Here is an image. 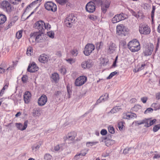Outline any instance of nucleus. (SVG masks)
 <instances>
[{
  "label": "nucleus",
  "instance_id": "1",
  "mask_svg": "<svg viewBox=\"0 0 160 160\" xmlns=\"http://www.w3.org/2000/svg\"><path fill=\"white\" fill-rule=\"evenodd\" d=\"M128 47L131 51L133 52L138 51L140 48L139 43L136 39L129 42Z\"/></svg>",
  "mask_w": 160,
  "mask_h": 160
},
{
  "label": "nucleus",
  "instance_id": "2",
  "mask_svg": "<svg viewBox=\"0 0 160 160\" xmlns=\"http://www.w3.org/2000/svg\"><path fill=\"white\" fill-rule=\"evenodd\" d=\"M45 8L48 11L54 12L57 11V6L56 4L51 1L47 2L44 4Z\"/></svg>",
  "mask_w": 160,
  "mask_h": 160
},
{
  "label": "nucleus",
  "instance_id": "3",
  "mask_svg": "<svg viewBox=\"0 0 160 160\" xmlns=\"http://www.w3.org/2000/svg\"><path fill=\"white\" fill-rule=\"evenodd\" d=\"M76 18L74 14H71L69 15L66 18L65 23L68 27H71L73 23L75 22Z\"/></svg>",
  "mask_w": 160,
  "mask_h": 160
},
{
  "label": "nucleus",
  "instance_id": "4",
  "mask_svg": "<svg viewBox=\"0 0 160 160\" xmlns=\"http://www.w3.org/2000/svg\"><path fill=\"white\" fill-rule=\"evenodd\" d=\"M139 31L141 34H148L150 32V29L149 27L145 24H141L139 26Z\"/></svg>",
  "mask_w": 160,
  "mask_h": 160
},
{
  "label": "nucleus",
  "instance_id": "5",
  "mask_svg": "<svg viewBox=\"0 0 160 160\" xmlns=\"http://www.w3.org/2000/svg\"><path fill=\"white\" fill-rule=\"evenodd\" d=\"M95 49L94 46L92 44H88L85 47L84 53L86 56H89Z\"/></svg>",
  "mask_w": 160,
  "mask_h": 160
},
{
  "label": "nucleus",
  "instance_id": "6",
  "mask_svg": "<svg viewBox=\"0 0 160 160\" xmlns=\"http://www.w3.org/2000/svg\"><path fill=\"white\" fill-rule=\"evenodd\" d=\"M1 8L8 12H10L12 10V7L10 3L6 1H4L1 3Z\"/></svg>",
  "mask_w": 160,
  "mask_h": 160
},
{
  "label": "nucleus",
  "instance_id": "7",
  "mask_svg": "<svg viewBox=\"0 0 160 160\" xmlns=\"http://www.w3.org/2000/svg\"><path fill=\"white\" fill-rule=\"evenodd\" d=\"M87 79V77L85 76H80L75 80V84L77 86H82L86 82Z\"/></svg>",
  "mask_w": 160,
  "mask_h": 160
},
{
  "label": "nucleus",
  "instance_id": "8",
  "mask_svg": "<svg viewBox=\"0 0 160 160\" xmlns=\"http://www.w3.org/2000/svg\"><path fill=\"white\" fill-rule=\"evenodd\" d=\"M127 32L126 28L123 24L118 25L117 27V33L119 35H125V32Z\"/></svg>",
  "mask_w": 160,
  "mask_h": 160
},
{
  "label": "nucleus",
  "instance_id": "9",
  "mask_svg": "<svg viewBox=\"0 0 160 160\" xmlns=\"http://www.w3.org/2000/svg\"><path fill=\"white\" fill-rule=\"evenodd\" d=\"M44 25L45 22L42 20H40L36 22L34 25V27L38 29L39 32H42L44 31Z\"/></svg>",
  "mask_w": 160,
  "mask_h": 160
},
{
  "label": "nucleus",
  "instance_id": "10",
  "mask_svg": "<svg viewBox=\"0 0 160 160\" xmlns=\"http://www.w3.org/2000/svg\"><path fill=\"white\" fill-rule=\"evenodd\" d=\"M95 4L92 2H90L86 5V9L88 12L92 13L95 11Z\"/></svg>",
  "mask_w": 160,
  "mask_h": 160
},
{
  "label": "nucleus",
  "instance_id": "11",
  "mask_svg": "<svg viewBox=\"0 0 160 160\" xmlns=\"http://www.w3.org/2000/svg\"><path fill=\"white\" fill-rule=\"evenodd\" d=\"M110 2L107 0H104L101 2V9L103 13H105L109 7Z\"/></svg>",
  "mask_w": 160,
  "mask_h": 160
},
{
  "label": "nucleus",
  "instance_id": "12",
  "mask_svg": "<svg viewBox=\"0 0 160 160\" xmlns=\"http://www.w3.org/2000/svg\"><path fill=\"white\" fill-rule=\"evenodd\" d=\"M76 136V133L74 132H72L68 133L67 135L64 137L63 138L64 141H66L67 140L72 141L74 139Z\"/></svg>",
  "mask_w": 160,
  "mask_h": 160
},
{
  "label": "nucleus",
  "instance_id": "13",
  "mask_svg": "<svg viewBox=\"0 0 160 160\" xmlns=\"http://www.w3.org/2000/svg\"><path fill=\"white\" fill-rule=\"evenodd\" d=\"M93 64V63L92 60L88 59L85 61L82 62L81 64V66L84 69L89 68L91 67Z\"/></svg>",
  "mask_w": 160,
  "mask_h": 160
},
{
  "label": "nucleus",
  "instance_id": "14",
  "mask_svg": "<svg viewBox=\"0 0 160 160\" xmlns=\"http://www.w3.org/2000/svg\"><path fill=\"white\" fill-rule=\"evenodd\" d=\"M47 96L45 95H42L38 99V103L39 106H43L47 101Z\"/></svg>",
  "mask_w": 160,
  "mask_h": 160
},
{
  "label": "nucleus",
  "instance_id": "15",
  "mask_svg": "<svg viewBox=\"0 0 160 160\" xmlns=\"http://www.w3.org/2000/svg\"><path fill=\"white\" fill-rule=\"evenodd\" d=\"M38 70V67L36 64L33 62L32 64H30L28 66L27 70L30 72H33L37 71Z\"/></svg>",
  "mask_w": 160,
  "mask_h": 160
},
{
  "label": "nucleus",
  "instance_id": "16",
  "mask_svg": "<svg viewBox=\"0 0 160 160\" xmlns=\"http://www.w3.org/2000/svg\"><path fill=\"white\" fill-rule=\"evenodd\" d=\"M28 123V121L26 120L24 122L23 125L21 123H16V126L19 129L22 131L26 128Z\"/></svg>",
  "mask_w": 160,
  "mask_h": 160
},
{
  "label": "nucleus",
  "instance_id": "17",
  "mask_svg": "<svg viewBox=\"0 0 160 160\" xmlns=\"http://www.w3.org/2000/svg\"><path fill=\"white\" fill-rule=\"evenodd\" d=\"M150 119H145L141 121H138L136 124L138 125H140L142 124H144V126L147 127H148L150 126Z\"/></svg>",
  "mask_w": 160,
  "mask_h": 160
},
{
  "label": "nucleus",
  "instance_id": "18",
  "mask_svg": "<svg viewBox=\"0 0 160 160\" xmlns=\"http://www.w3.org/2000/svg\"><path fill=\"white\" fill-rule=\"evenodd\" d=\"M116 48L115 44L111 42L108 47V52L110 54L113 53L115 51Z\"/></svg>",
  "mask_w": 160,
  "mask_h": 160
},
{
  "label": "nucleus",
  "instance_id": "19",
  "mask_svg": "<svg viewBox=\"0 0 160 160\" xmlns=\"http://www.w3.org/2000/svg\"><path fill=\"white\" fill-rule=\"evenodd\" d=\"M153 51V47L152 46L148 47L146 48L143 52L145 56H148L151 55Z\"/></svg>",
  "mask_w": 160,
  "mask_h": 160
},
{
  "label": "nucleus",
  "instance_id": "20",
  "mask_svg": "<svg viewBox=\"0 0 160 160\" xmlns=\"http://www.w3.org/2000/svg\"><path fill=\"white\" fill-rule=\"evenodd\" d=\"M24 100L25 103H28L30 101L31 98V95L30 93L27 91L25 92L24 96Z\"/></svg>",
  "mask_w": 160,
  "mask_h": 160
},
{
  "label": "nucleus",
  "instance_id": "21",
  "mask_svg": "<svg viewBox=\"0 0 160 160\" xmlns=\"http://www.w3.org/2000/svg\"><path fill=\"white\" fill-rule=\"evenodd\" d=\"M108 95L107 93H105L104 96L102 95L97 100L96 104H98L102 101H105L108 100Z\"/></svg>",
  "mask_w": 160,
  "mask_h": 160
},
{
  "label": "nucleus",
  "instance_id": "22",
  "mask_svg": "<svg viewBox=\"0 0 160 160\" xmlns=\"http://www.w3.org/2000/svg\"><path fill=\"white\" fill-rule=\"evenodd\" d=\"M48 57L47 55L42 54L39 57L38 60L40 62L44 63L48 61Z\"/></svg>",
  "mask_w": 160,
  "mask_h": 160
},
{
  "label": "nucleus",
  "instance_id": "23",
  "mask_svg": "<svg viewBox=\"0 0 160 160\" xmlns=\"http://www.w3.org/2000/svg\"><path fill=\"white\" fill-rule=\"evenodd\" d=\"M88 152V150H86L85 149L82 150L81 151V153L78 154H76L74 157V158L77 159L79 158L78 157V156H85L87 153Z\"/></svg>",
  "mask_w": 160,
  "mask_h": 160
},
{
  "label": "nucleus",
  "instance_id": "24",
  "mask_svg": "<svg viewBox=\"0 0 160 160\" xmlns=\"http://www.w3.org/2000/svg\"><path fill=\"white\" fill-rule=\"evenodd\" d=\"M33 33L35 35V37L36 42H41L40 40H42V33L40 34L38 32H36Z\"/></svg>",
  "mask_w": 160,
  "mask_h": 160
},
{
  "label": "nucleus",
  "instance_id": "25",
  "mask_svg": "<svg viewBox=\"0 0 160 160\" xmlns=\"http://www.w3.org/2000/svg\"><path fill=\"white\" fill-rule=\"evenodd\" d=\"M51 78L55 82H56L59 79V75L57 73H53L52 74Z\"/></svg>",
  "mask_w": 160,
  "mask_h": 160
},
{
  "label": "nucleus",
  "instance_id": "26",
  "mask_svg": "<svg viewBox=\"0 0 160 160\" xmlns=\"http://www.w3.org/2000/svg\"><path fill=\"white\" fill-rule=\"evenodd\" d=\"M30 37L29 38V41L32 44H34L35 42H36V40L35 39V35L34 34V33H31L30 34Z\"/></svg>",
  "mask_w": 160,
  "mask_h": 160
},
{
  "label": "nucleus",
  "instance_id": "27",
  "mask_svg": "<svg viewBox=\"0 0 160 160\" xmlns=\"http://www.w3.org/2000/svg\"><path fill=\"white\" fill-rule=\"evenodd\" d=\"M118 20L119 21L124 20L126 18V15L123 13L117 14Z\"/></svg>",
  "mask_w": 160,
  "mask_h": 160
},
{
  "label": "nucleus",
  "instance_id": "28",
  "mask_svg": "<svg viewBox=\"0 0 160 160\" xmlns=\"http://www.w3.org/2000/svg\"><path fill=\"white\" fill-rule=\"evenodd\" d=\"M118 20L119 21L124 20L126 18V15L123 13L117 14Z\"/></svg>",
  "mask_w": 160,
  "mask_h": 160
},
{
  "label": "nucleus",
  "instance_id": "29",
  "mask_svg": "<svg viewBox=\"0 0 160 160\" xmlns=\"http://www.w3.org/2000/svg\"><path fill=\"white\" fill-rule=\"evenodd\" d=\"M6 17L5 15L0 14V24H3L6 21Z\"/></svg>",
  "mask_w": 160,
  "mask_h": 160
},
{
  "label": "nucleus",
  "instance_id": "30",
  "mask_svg": "<svg viewBox=\"0 0 160 160\" xmlns=\"http://www.w3.org/2000/svg\"><path fill=\"white\" fill-rule=\"evenodd\" d=\"M42 0H37L32 2V3H31L30 4H29L27 6V7L25 9V12L27 11L28 9H29V8L32 7L33 6V5H34L35 4L37 3L38 2H40Z\"/></svg>",
  "mask_w": 160,
  "mask_h": 160
},
{
  "label": "nucleus",
  "instance_id": "31",
  "mask_svg": "<svg viewBox=\"0 0 160 160\" xmlns=\"http://www.w3.org/2000/svg\"><path fill=\"white\" fill-rule=\"evenodd\" d=\"M57 2L62 5H63L68 2V0H56Z\"/></svg>",
  "mask_w": 160,
  "mask_h": 160
},
{
  "label": "nucleus",
  "instance_id": "32",
  "mask_svg": "<svg viewBox=\"0 0 160 160\" xmlns=\"http://www.w3.org/2000/svg\"><path fill=\"white\" fill-rule=\"evenodd\" d=\"M33 114L34 117L39 116L40 115L39 111L38 110L34 109L33 110Z\"/></svg>",
  "mask_w": 160,
  "mask_h": 160
},
{
  "label": "nucleus",
  "instance_id": "33",
  "mask_svg": "<svg viewBox=\"0 0 160 160\" xmlns=\"http://www.w3.org/2000/svg\"><path fill=\"white\" fill-rule=\"evenodd\" d=\"M123 126L124 125L123 122H119L117 125V127L119 128L120 130H122Z\"/></svg>",
  "mask_w": 160,
  "mask_h": 160
},
{
  "label": "nucleus",
  "instance_id": "34",
  "mask_svg": "<svg viewBox=\"0 0 160 160\" xmlns=\"http://www.w3.org/2000/svg\"><path fill=\"white\" fill-rule=\"evenodd\" d=\"M47 35L50 38H53L54 37V33L53 31H51L50 32H48L47 33Z\"/></svg>",
  "mask_w": 160,
  "mask_h": 160
},
{
  "label": "nucleus",
  "instance_id": "35",
  "mask_svg": "<svg viewBox=\"0 0 160 160\" xmlns=\"http://www.w3.org/2000/svg\"><path fill=\"white\" fill-rule=\"evenodd\" d=\"M114 141L111 140H109L106 141V145L107 146L112 144L114 143Z\"/></svg>",
  "mask_w": 160,
  "mask_h": 160
},
{
  "label": "nucleus",
  "instance_id": "36",
  "mask_svg": "<svg viewBox=\"0 0 160 160\" xmlns=\"http://www.w3.org/2000/svg\"><path fill=\"white\" fill-rule=\"evenodd\" d=\"M112 21L113 23H115L119 22L117 15L112 18Z\"/></svg>",
  "mask_w": 160,
  "mask_h": 160
},
{
  "label": "nucleus",
  "instance_id": "37",
  "mask_svg": "<svg viewBox=\"0 0 160 160\" xmlns=\"http://www.w3.org/2000/svg\"><path fill=\"white\" fill-rule=\"evenodd\" d=\"M146 64L145 63L142 64L141 65V67H139L137 70H136V69H135V72H138L140 70L143 69L144 68V67L146 66Z\"/></svg>",
  "mask_w": 160,
  "mask_h": 160
},
{
  "label": "nucleus",
  "instance_id": "38",
  "mask_svg": "<svg viewBox=\"0 0 160 160\" xmlns=\"http://www.w3.org/2000/svg\"><path fill=\"white\" fill-rule=\"evenodd\" d=\"M160 129V124L155 125L153 128V131L154 132H157Z\"/></svg>",
  "mask_w": 160,
  "mask_h": 160
},
{
  "label": "nucleus",
  "instance_id": "39",
  "mask_svg": "<svg viewBox=\"0 0 160 160\" xmlns=\"http://www.w3.org/2000/svg\"><path fill=\"white\" fill-rule=\"evenodd\" d=\"M22 37V32L19 31L16 33V37L18 39H19Z\"/></svg>",
  "mask_w": 160,
  "mask_h": 160
},
{
  "label": "nucleus",
  "instance_id": "40",
  "mask_svg": "<svg viewBox=\"0 0 160 160\" xmlns=\"http://www.w3.org/2000/svg\"><path fill=\"white\" fill-rule=\"evenodd\" d=\"M141 108V106L139 105H136L134 106L132 109L135 111H137L138 109Z\"/></svg>",
  "mask_w": 160,
  "mask_h": 160
},
{
  "label": "nucleus",
  "instance_id": "41",
  "mask_svg": "<svg viewBox=\"0 0 160 160\" xmlns=\"http://www.w3.org/2000/svg\"><path fill=\"white\" fill-rule=\"evenodd\" d=\"M108 130L109 132L112 134H113L115 132L114 129L113 127L111 126L108 127Z\"/></svg>",
  "mask_w": 160,
  "mask_h": 160
},
{
  "label": "nucleus",
  "instance_id": "42",
  "mask_svg": "<svg viewBox=\"0 0 160 160\" xmlns=\"http://www.w3.org/2000/svg\"><path fill=\"white\" fill-rule=\"evenodd\" d=\"M117 73V72L116 71H115L111 73L109 75L107 78V79H110L113 76L115 75Z\"/></svg>",
  "mask_w": 160,
  "mask_h": 160
},
{
  "label": "nucleus",
  "instance_id": "43",
  "mask_svg": "<svg viewBox=\"0 0 160 160\" xmlns=\"http://www.w3.org/2000/svg\"><path fill=\"white\" fill-rule=\"evenodd\" d=\"M71 53L73 56H76L78 53V51L76 49H73L71 51Z\"/></svg>",
  "mask_w": 160,
  "mask_h": 160
},
{
  "label": "nucleus",
  "instance_id": "44",
  "mask_svg": "<svg viewBox=\"0 0 160 160\" xmlns=\"http://www.w3.org/2000/svg\"><path fill=\"white\" fill-rule=\"evenodd\" d=\"M103 45V43L102 42L97 43V49L98 50H99V49H100L102 47Z\"/></svg>",
  "mask_w": 160,
  "mask_h": 160
},
{
  "label": "nucleus",
  "instance_id": "45",
  "mask_svg": "<svg viewBox=\"0 0 160 160\" xmlns=\"http://www.w3.org/2000/svg\"><path fill=\"white\" fill-rule=\"evenodd\" d=\"M98 142H88L86 143V145L88 147H89L93 145H95Z\"/></svg>",
  "mask_w": 160,
  "mask_h": 160
},
{
  "label": "nucleus",
  "instance_id": "46",
  "mask_svg": "<svg viewBox=\"0 0 160 160\" xmlns=\"http://www.w3.org/2000/svg\"><path fill=\"white\" fill-rule=\"evenodd\" d=\"M51 28V26L48 23H45L44 27V30L45 29L48 30Z\"/></svg>",
  "mask_w": 160,
  "mask_h": 160
},
{
  "label": "nucleus",
  "instance_id": "47",
  "mask_svg": "<svg viewBox=\"0 0 160 160\" xmlns=\"http://www.w3.org/2000/svg\"><path fill=\"white\" fill-rule=\"evenodd\" d=\"M52 158V156L49 154H47L45 155L44 159L46 160H50Z\"/></svg>",
  "mask_w": 160,
  "mask_h": 160
},
{
  "label": "nucleus",
  "instance_id": "48",
  "mask_svg": "<svg viewBox=\"0 0 160 160\" xmlns=\"http://www.w3.org/2000/svg\"><path fill=\"white\" fill-rule=\"evenodd\" d=\"M155 9H156L155 7L154 6H153L152 10V13H151V18H152V20H153V18L154 17V13L155 12Z\"/></svg>",
  "mask_w": 160,
  "mask_h": 160
},
{
  "label": "nucleus",
  "instance_id": "49",
  "mask_svg": "<svg viewBox=\"0 0 160 160\" xmlns=\"http://www.w3.org/2000/svg\"><path fill=\"white\" fill-rule=\"evenodd\" d=\"M9 1L12 4H17L19 3L20 0H9Z\"/></svg>",
  "mask_w": 160,
  "mask_h": 160
},
{
  "label": "nucleus",
  "instance_id": "50",
  "mask_svg": "<svg viewBox=\"0 0 160 160\" xmlns=\"http://www.w3.org/2000/svg\"><path fill=\"white\" fill-rule=\"evenodd\" d=\"M118 111V107H115L112 108L110 111L111 113H114L117 112Z\"/></svg>",
  "mask_w": 160,
  "mask_h": 160
},
{
  "label": "nucleus",
  "instance_id": "51",
  "mask_svg": "<svg viewBox=\"0 0 160 160\" xmlns=\"http://www.w3.org/2000/svg\"><path fill=\"white\" fill-rule=\"evenodd\" d=\"M124 118L127 119H131V114L128 113H126L124 115Z\"/></svg>",
  "mask_w": 160,
  "mask_h": 160
},
{
  "label": "nucleus",
  "instance_id": "52",
  "mask_svg": "<svg viewBox=\"0 0 160 160\" xmlns=\"http://www.w3.org/2000/svg\"><path fill=\"white\" fill-rule=\"evenodd\" d=\"M60 72L61 73L63 74H65L66 72V68H61L59 70Z\"/></svg>",
  "mask_w": 160,
  "mask_h": 160
},
{
  "label": "nucleus",
  "instance_id": "53",
  "mask_svg": "<svg viewBox=\"0 0 160 160\" xmlns=\"http://www.w3.org/2000/svg\"><path fill=\"white\" fill-rule=\"evenodd\" d=\"M27 80L28 77L27 76H23L22 78V80L24 83L27 82Z\"/></svg>",
  "mask_w": 160,
  "mask_h": 160
},
{
  "label": "nucleus",
  "instance_id": "54",
  "mask_svg": "<svg viewBox=\"0 0 160 160\" xmlns=\"http://www.w3.org/2000/svg\"><path fill=\"white\" fill-rule=\"evenodd\" d=\"M32 50V48L31 47H29L28 48L27 51V54L28 55H30L31 54V52Z\"/></svg>",
  "mask_w": 160,
  "mask_h": 160
},
{
  "label": "nucleus",
  "instance_id": "55",
  "mask_svg": "<svg viewBox=\"0 0 160 160\" xmlns=\"http://www.w3.org/2000/svg\"><path fill=\"white\" fill-rule=\"evenodd\" d=\"M107 131L106 129H103L101 130L100 133L102 135H105L107 134Z\"/></svg>",
  "mask_w": 160,
  "mask_h": 160
},
{
  "label": "nucleus",
  "instance_id": "56",
  "mask_svg": "<svg viewBox=\"0 0 160 160\" xmlns=\"http://www.w3.org/2000/svg\"><path fill=\"white\" fill-rule=\"evenodd\" d=\"M89 18L90 19L94 21L97 19V17L96 16L92 15L90 16L89 17Z\"/></svg>",
  "mask_w": 160,
  "mask_h": 160
},
{
  "label": "nucleus",
  "instance_id": "57",
  "mask_svg": "<svg viewBox=\"0 0 160 160\" xmlns=\"http://www.w3.org/2000/svg\"><path fill=\"white\" fill-rule=\"evenodd\" d=\"M41 146V144H38L35 147H32V149L33 150H35V151H37L38 149Z\"/></svg>",
  "mask_w": 160,
  "mask_h": 160
},
{
  "label": "nucleus",
  "instance_id": "58",
  "mask_svg": "<svg viewBox=\"0 0 160 160\" xmlns=\"http://www.w3.org/2000/svg\"><path fill=\"white\" fill-rule=\"evenodd\" d=\"M154 156L153 157V159L159 158H160V154H154Z\"/></svg>",
  "mask_w": 160,
  "mask_h": 160
},
{
  "label": "nucleus",
  "instance_id": "59",
  "mask_svg": "<svg viewBox=\"0 0 160 160\" xmlns=\"http://www.w3.org/2000/svg\"><path fill=\"white\" fill-rule=\"evenodd\" d=\"M69 63L72 64L75 62V61L74 59L72 58H69L66 60Z\"/></svg>",
  "mask_w": 160,
  "mask_h": 160
},
{
  "label": "nucleus",
  "instance_id": "60",
  "mask_svg": "<svg viewBox=\"0 0 160 160\" xmlns=\"http://www.w3.org/2000/svg\"><path fill=\"white\" fill-rule=\"evenodd\" d=\"M156 121V119H153L152 120H150V126L152 125L153 124H154L155 122Z\"/></svg>",
  "mask_w": 160,
  "mask_h": 160
},
{
  "label": "nucleus",
  "instance_id": "61",
  "mask_svg": "<svg viewBox=\"0 0 160 160\" xmlns=\"http://www.w3.org/2000/svg\"><path fill=\"white\" fill-rule=\"evenodd\" d=\"M131 149V148H126L123 151V153H124V154H126L128 153L130 149Z\"/></svg>",
  "mask_w": 160,
  "mask_h": 160
},
{
  "label": "nucleus",
  "instance_id": "62",
  "mask_svg": "<svg viewBox=\"0 0 160 160\" xmlns=\"http://www.w3.org/2000/svg\"><path fill=\"white\" fill-rule=\"evenodd\" d=\"M153 111V109L151 108H148L144 112V113H147L148 112H150Z\"/></svg>",
  "mask_w": 160,
  "mask_h": 160
},
{
  "label": "nucleus",
  "instance_id": "63",
  "mask_svg": "<svg viewBox=\"0 0 160 160\" xmlns=\"http://www.w3.org/2000/svg\"><path fill=\"white\" fill-rule=\"evenodd\" d=\"M60 145H57L56 146H55L54 150L56 151H58L60 149Z\"/></svg>",
  "mask_w": 160,
  "mask_h": 160
},
{
  "label": "nucleus",
  "instance_id": "64",
  "mask_svg": "<svg viewBox=\"0 0 160 160\" xmlns=\"http://www.w3.org/2000/svg\"><path fill=\"white\" fill-rule=\"evenodd\" d=\"M61 94V92L59 91L55 92L54 95L57 97H58L60 94Z\"/></svg>",
  "mask_w": 160,
  "mask_h": 160
}]
</instances>
